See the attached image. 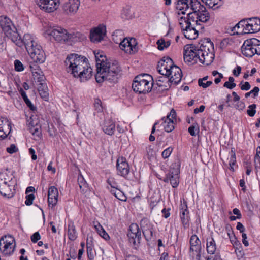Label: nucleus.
Returning <instances> with one entry per match:
<instances>
[{"label":"nucleus","mask_w":260,"mask_h":260,"mask_svg":"<svg viewBox=\"0 0 260 260\" xmlns=\"http://www.w3.org/2000/svg\"><path fill=\"white\" fill-rule=\"evenodd\" d=\"M111 194H113L117 199L121 201L125 202L127 200V197L120 189H111L110 190Z\"/></svg>","instance_id":"4c0bfd02"},{"label":"nucleus","mask_w":260,"mask_h":260,"mask_svg":"<svg viewBox=\"0 0 260 260\" xmlns=\"http://www.w3.org/2000/svg\"><path fill=\"white\" fill-rule=\"evenodd\" d=\"M207 251L208 253L213 254L216 249V243L213 238H209L207 239Z\"/></svg>","instance_id":"f704fd0d"},{"label":"nucleus","mask_w":260,"mask_h":260,"mask_svg":"<svg viewBox=\"0 0 260 260\" xmlns=\"http://www.w3.org/2000/svg\"><path fill=\"white\" fill-rule=\"evenodd\" d=\"M235 162H236V154H235V152L233 150H232L230 161V169L232 171H234L233 166L235 165Z\"/></svg>","instance_id":"49530a36"},{"label":"nucleus","mask_w":260,"mask_h":260,"mask_svg":"<svg viewBox=\"0 0 260 260\" xmlns=\"http://www.w3.org/2000/svg\"><path fill=\"white\" fill-rule=\"evenodd\" d=\"M245 104L242 102H238L236 105V109L242 111L245 108Z\"/></svg>","instance_id":"bf43d9fd"},{"label":"nucleus","mask_w":260,"mask_h":260,"mask_svg":"<svg viewBox=\"0 0 260 260\" xmlns=\"http://www.w3.org/2000/svg\"><path fill=\"white\" fill-rule=\"evenodd\" d=\"M198 1V0H196ZM194 0H180V15H190L191 5H194Z\"/></svg>","instance_id":"b1692460"},{"label":"nucleus","mask_w":260,"mask_h":260,"mask_svg":"<svg viewBox=\"0 0 260 260\" xmlns=\"http://www.w3.org/2000/svg\"><path fill=\"white\" fill-rule=\"evenodd\" d=\"M241 72V67L237 66L236 68L233 70V74L235 76L238 77Z\"/></svg>","instance_id":"13d9d810"},{"label":"nucleus","mask_w":260,"mask_h":260,"mask_svg":"<svg viewBox=\"0 0 260 260\" xmlns=\"http://www.w3.org/2000/svg\"><path fill=\"white\" fill-rule=\"evenodd\" d=\"M121 17L124 20H127L132 18V14L129 8H123L122 9Z\"/></svg>","instance_id":"79ce46f5"},{"label":"nucleus","mask_w":260,"mask_h":260,"mask_svg":"<svg viewBox=\"0 0 260 260\" xmlns=\"http://www.w3.org/2000/svg\"><path fill=\"white\" fill-rule=\"evenodd\" d=\"M35 199V196L33 194H27L26 196V200L25 204L27 206H30L32 204L33 201Z\"/></svg>","instance_id":"09e8293b"},{"label":"nucleus","mask_w":260,"mask_h":260,"mask_svg":"<svg viewBox=\"0 0 260 260\" xmlns=\"http://www.w3.org/2000/svg\"><path fill=\"white\" fill-rule=\"evenodd\" d=\"M153 84L152 77L147 74L137 76L133 81L134 91L139 94H146L151 91Z\"/></svg>","instance_id":"39448f33"},{"label":"nucleus","mask_w":260,"mask_h":260,"mask_svg":"<svg viewBox=\"0 0 260 260\" xmlns=\"http://www.w3.org/2000/svg\"><path fill=\"white\" fill-rule=\"evenodd\" d=\"M226 230L227 231V234H228V236L230 239V240L231 239V238L232 237V236H235L233 232L231 230V227H226Z\"/></svg>","instance_id":"338daca9"},{"label":"nucleus","mask_w":260,"mask_h":260,"mask_svg":"<svg viewBox=\"0 0 260 260\" xmlns=\"http://www.w3.org/2000/svg\"><path fill=\"white\" fill-rule=\"evenodd\" d=\"M29 152L30 153V154L31 155V158L33 160H35L37 159V155L35 154V150L32 148H30L29 149Z\"/></svg>","instance_id":"69168bd1"},{"label":"nucleus","mask_w":260,"mask_h":260,"mask_svg":"<svg viewBox=\"0 0 260 260\" xmlns=\"http://www.w3.org/2000/svg\"><path fill=\"white\" fill-rule=\"evenodd\" d=\"M156 44L158 50H163L170 45L171 42L170 41H165V39L161 38L157 41Z\"/></svg>","instance_id":"ea45409f"},{"label":"nucleus","mask_w":260,"mask_h":260,"mask_svg":"<svg viewBox=\"0 0 260 260\" xmlns=\"http://www.w3.org/2000/svg\"><path fill=\"white\" fill-rule=\"evenodd\" d=\"M0 130L9 135L11 131V123L9 120L4 117L0 118Z\"/></svg>","instance_id":"cd10ccee"},{"label":"nucleus","mask_w":260,"mask_h":260,"mask_svg":"<svg viewBox=\"0 0 260 260\" xmlns=\"http://www.w3.org/2000/svg\"><path fill=\"white\" fill-rule=\"evenodd\" d=\"M119 47L125 52L132 54L136 52L138 50V47L136 45V40L131 38L124 39L119 44Z\"/></svg>","instance_id":"a211bd4d"},{"label":"nucleus","mask_w":260,"mask_h":260,"mask_svg":"<svg viewBox=\"0 0 260 260\" xmlns=\"http://www.w3.org/2000/svg\"><path fill=\"white\" fill-rule=\"evenodd\" d=\"M192 11L196 14L197 20L196 21V24L197 26L200 27L201 25L199 23L198 24L199 22L205 23L210 19L209 13L199 1L194 0V5H191L190 14L192 13Z\"/></svg>","instance_id":"9b49d317"},{"label":"nucleus","mask_w":260,"mask_h":260,"mask_svg":"<svg viewBox=\"0 0 260 260\" xmlns=\"http://www.w3.org/2000/svg\"><path fill=\"white\" fill-rule=\"evenodd\" d=\"M68 236L71 241H74L77 238V233L73 222H70L68 225Z\"/></svg>","instance_id":"72a5a7b5"},{"label":"nucleus","mask_w":260,"mask_h":260,"mask_svg":"<svg viewBox=\"0 0 260 260\" xmlns=\"http://www.w3.org/2000/svg\"><path fill=\"white\" fill-rule=\"evenodd\" d=\"M235 248V251L237 253V250H240L242 249V246L239 241L236 242L235 243L232 244Z\"/></svg>","instance_id":"e2e57ef3"},{"label":"nucleus","mask_w":260,"mask_h":260,"mask_svg":"<svg viewBox=\"0 0 260 260\" xmlns=\"http://www.w3.org/2000/svg\"><path fill=\"white\" fill-rule=\"evenodd\" d=\"M259 91V88L258 87H255L252 90H251L250 92H247L245 94V98L249 97L250 94H253V97L255 98L258 95V92Z\"/></svg>","instance_id":"de8ad7c7"},{"label":"nucleus","mask_w":260,"mask_h":260,"mask_svg":"<svg viewBox=\"0 0 260 260\" xmlns=\"http://www.w3.org/2000/svg\"><path fill=\"white\" fill-rule=\"evenodd\" d=\"M17 183H0V193L6 198H12L16 193L15 186Z\"/></svg>","instance_id":"f3484780"},{"label":"nucleus","mask_w":260,"mask_h":260,"mask_svg":"<svg viewBox=\"0 0 260 260\" xmlns=\"http://www.w3.org/2000/svg\"><path fill=\"white\" fill-rule=\"evenodd\" d=\"M108 184L113 188L112 189H118L117 188V183L113 180H111L110 179H108L107 180Z\"/></svg>","instance_id":"5fc2aeb1"},{"label":"nucleus","mask_w":260,"mask_h":260,"mask_svg":"<svg viewBox=\"0 0 260 260\" xmlns=\"http://www.w3.org/2000/svg\"><path fill=\"white\" fill-rule=\"evenodd\" d=\"M218 0H206L204 3L210 8L216 9L218 7Z\"/></svg>","instance_id":"37998d69"},{"label":"nucleus","mask_w":260,"mask_h":260,"mask_svg":"<svg viewBox=\"0 0 260 260\" xmlns=\"http://www.w3.org/2000/svg\"><path fill=\"white\" fill-rule=\"evenodd\" d=\"M173 151V148L171 147H169L164 150L163 152L161 153L162 157L164 158H168L170 155H171L172 152Z\"/></svg>","instance_id":"8fccbe9b"},{"label":"nucleus","mask_w":260,"mask_h":260,"mask_svg":"<svg viewBox=\"0 0 260 260\" xmlns=\"http://www.w3.org/2000/svg\"><path fill=\"white\" fill-rule=\"evenodd\" d=\"M106 28L104 25H100L94 29L91 30L90 39L93 43H99L103 40L106 35Z\"/></svg>","instance_id":"dca6fc26"},{"label":"nucleus","mask_w":260,"mask_h":260,"mask_svg":"<svg viewBox=\"0 0 260 260\" xmlns=\"http://www.w3.org/2000/svg\"><path fill=\"white\" fill-rule=\"evenodd\" d=\"M25 103L30 110L34 111L36 109V108L33 105L29 99H28L25 101Z\"/></svg>","instance_id":"0e129e2a"},{"label":"nucleus","mask_w":260,"mask_h":260,"mask_svg":"<svg viewBox=\"0 0 260 260\" xmlns=\"http://www.w3.org/2000/svg\"><path fill=\"white\" fill-rule=\"evenodd\" d=\"M251 86L248 82H245L244 84L241 86V89L242 90H248Z\"/></svg>","instance_id":"680f3d73"},{"label":"nucleus","mask_w":260,"mask_h":260,"mask_svg":"<svg viewBox=\"0 0 260 260\" xmlns=\"http://www.w3.org/2000/svg\"><path fill=\"white\" fill-rule=\"evenodd\" d=\"M14 239L12 237H2L0 239V250L4 255H10L14 251L15 245H13Z\"/></svg>","instance_id":"f8f14e48"},{"label":"nucleus","mask_w":260,"mask_h":260,"mask_svg":"<svg viewBox=\"0 0 260 260\" xmlns=\"http://www.w3.org/2000/svg\"><path fill=\"white\" fill-rule=\"evenodd\" d=\"M229 44V39H224L220 44V47L222 49L226 48Z\"/></svg>","instance_id":"6e6d98bb"},{"label":"nucleus","mask_w":260,"mask_h":260,"mask_svg":"<svg viewBox=\"0 0 260 260\" xmlns=\"http://www.w3.org/2000/svg\"><path fill=\"white\" fill-rule=\"evenodd\" d=\"M247 34L256 32L260 30V19L253 17L245 20Z\"/></svg>","instance_id":"aec40b11"},{"label":"nucleus","mask_w":260,"mask_h":260,"mask_svg":"<svg viewBox=\"0 0 260 260\" xmlns=\"http://www.w3.org/2000/svg\"><path fill=\"white\" fill-rule=\"evenodd\" d=\"M41 9L47 13L56 10L60 5V0H35Z\"/></svg>","instance_id":"ddd939ff"},{"label":"nucleus","mask_w":260,"mask_h":260,"mask_svg":"<svg viewBox=\"0 0 260 260\" xmlns=\"http://www.w3.org/2000/svg\"><path fill=\"white\" fill-rule=\"evenodd\" d=\"M121 71L120 67L117 61L106 62V67H99L95 77L97 82L101 83L104 81L110 82L117 81V76Z\"/></svg>","instance_id":"20e7f679"},{"label":"nucleus","mask_w":260,"mask_h":260,"mask_svg":"<svg viewBox=\"0 0 260 260\" xmlns=\"http://www.w3.org/2000/svg\"><path fill=\"white\" fill-rule=\"evenodd\" d=\"M47 32L48 35L52 36L56 41L59 42L77 41L82 38V35L79 32L69 33L66 29L58 26L48 28Z\"/></svg>","instance_id":"423d86ee"},{"label":"nucleus","mask_w":260,"mask_h":260,"mask_svg":"<svg viewBox=\"0 0 260 260\" xmlns=\"http://www.w3.org/2000/svg\"><path fill=\"white\" fill-rule=\"evenodd\" d=\"M66 70L81 81L89 79L92 76V69L89 67L87 59L77 54L68 55L64 61Z\"/></svg>","instance_id":"f03ea898"},{"label":"nucleus","mask_w":260,"mask_h":260,"mask_svg":"<svg viewBox=\"0 0 260 260\" xmlns=\"http://www.w3.org/2000/svg\"><path fill=\"white\" fill-rule=\"evenodd\" d=\"M141 233V231L139 228V226L136 223H132L131 224L129 228L128 232L127 234H130V235L133 236L135 234Z\"/></svg>","instance_id":"a19ab883"},{"label":"nucleus","mask_w":260,"mask_h":260,"mask_svg":"<svg viewBox=\"0 0 260 260\" xmlns=\"http://www.w3.org/2000/svg\"><path fill=\"white\" fill-rule=\"evenodd\" d=\"M242 54L248 57H251L255 54L260 55V41L256 38L245 40L242 46Z\"/></svg>","instance_id":"1a4fd4ad"},{"label":"nucleus","mask_w":260,"mask_h":260,"mask_svg":"<svg viewBox=\"0 0 260 260\" xmlns=\"http://www.w3.org/2000/svg\"><path fill=\"white\" fill-rule=\"evenodd\" d=\"M80 5L79 0H68L63 6V10L68 14H74L79 9Z\"/></svg>","instance_id":"412c9836"},{"label":"nucleus","mask_w":260,"mask_h":260,"mask_svg":"<svg viewBox=\"0 0 260 260\" xmlns=\"http://www.w3.org/2000/svg\"><path fill=\"white\" fill-rule=\"evenodd\" d=\"M190 251L193 255L196 256L197 260H200L201 253V244L199 238L196 235L191 236L190 239Z\"/></svg>","instance_id":"6ab92c4d"},{"label":"nucleus","mask_w":260,"mask_h":260,"mask_svg":"<svg viewBox=\"0 0 260 260\" xmlns=\"http://www.w3.org/2000/svg\"><path fill=\"white\" fill-rule=\"evenodd\" d=\"M38 90L41 97L45 101H47L49 98V93L47 85L45 83H40L38 87Z\"/></svg>","instance_id":"7c9ffc66"},{"label":"nucleus","mask_w":260,"mask_h":260,"mask_svg":"<svg viewBox=\"0 0 260 260\" xmlns=\"http://www.w3.org/2000/svg\"><path fill=\"white\" fill-rule=\"evenodd\" d=\"M16 183L13 174L10 171L6 169L0 173V183Z\"/></svg>","instance_id":"393cba45"},{"label":"nucleus","mask_w":260,"mask_h":260,"mask_svg":"<svg viewBox=\"0 0 260 260\" xmlns=\"http://www.w3.org/2000/svg\"><path fill=\"white\" fill-rule=\"evenodd\" d=\"M58 191L54 186H50L48 191V206L54 208L58 202Z\"/></svg>","instance_id":"4be33fe9"},{"label":"nucleus","mask_w":260,"mask_h":260,"mask_svg":"<svg viewBox=\"0 0 260 260\" xmlns=\"http://www.w3.org/2000/svg\"><path fill=\"white\" fill-rule=\"evenodd\" d=\"M15 70L16 71L21 72L24 70V68L22 62L19 60L14 61Z\"/></svg>","instance_id":"a18cd8bd"},{"label":"nucleus","mask_w":260,"mask_h":260,"mask_svg":"<svg viewBox=\"0 0 260 260\" xmlns=\"http://www.w3.org/2000/svg\"><path fill=\"white\" fill-rule=\"evenodd\" d=\"M236 228L241 233H243L244 231H245V228L241 222H238Z\"/></svg>","instance_id":"774afa93"},{"label":"nucleus","mask_w":260,"mask_h":260,"mask_svg":"<svg viewBox=\"0 0 260 260\" xmlns=\"http://www.w3.org/2000/svg\"><path fill=\"white\" fill-rule=\"evenodd\" d=\"M94 228L98 233L104 239L108 240L110 238L109 235L99 223H97L96 224H95Z\"/></svg>","instance_id":"58836bf2"},{"label":"nucleus","mask_w":260,"mask_h":260,"mask_svg":"<svg viewBox=\"0 0 260 260\" xmlns=\"http://www.w3.org/2000/svg\"><path fill=\"white\" fill-rule=\"evenodd\" d=\"M157 70L164 76H170L174 74V72L179 73L177 71L178 67L174 65L173 60L168 56L164 57L158 62Z\"/></svg>","instance_id":"9d476101"},{"label":"nucleus","mask_w":260,"mask_h":260,"mask_svg":"<svg viewBox=\"0 0 260 260\" xmlns=\"http://www.w3.org/2000/svg\"><path fill=\"white\" fill-rule=\"evenodd\" d=\"M236 83H232L229 81H226L224 83L223 86L230 89H232L236 87Z\"/></svg>","instance_id":"4d7b16f0"},{"label":"nucleus","mask_w":260,"mask_h":260,"mask_svg":"<svg viewBox=\"0 0 260 260\" xmlns=\"http://www.w3.org/2000/svg\"><path fill=\"white\" fill-rule=\"evenodd\" d=\"M249 109L247 110V113L250 117H253L256 113V105L253 104L248 106Z\"/></svg>","instance_id":"c03bdc74"},{"label":"nucleus","mask_w":260,"mask_h":260,"mask_svg":"<svg viewBox=\"0 0 260 260\" xmlns=\"http://www.w3.org/2000/svg\"><path fill=\"white\" fill-rule=\"evenodd\" d=\"M30 238L31 241L33 243H35L41 239V236L39 232H36L33 234V235L31 236Z\"/></svg>","instance_id":"864d4df0"},{"label":"nucleus","mask_w":260,"mask_h":260,"mask_svg":"<svg viewBox=\"0 0 260 260\" xmlns=\"http://www.w3.org/2000/svg\"><path fill=\"white\" fill-rule=\"evenodd\" d=\"M101 101L99 99H97L95 101L94 106L95 107V109L98 111H101L102 110V107L100 104Z\"/></svg>","instance_id":"052dcab7"},{"label":"nucleus","mask_w":260,"mask_h":260,"mask_svg":"<svg viewBox=\"0 0 260 260\" xmlns=\"http://www.w3.org/2000/svg\"><path fill=\"white\" fill-rule=\"evenodd\" d=\"M245 20L240 21L234 27H232V31L233 34L242 35L247 34Z\"/></svg>","instance_id":"bb28decb"},{"label":"nucleus","mask_w":260,"mask_h":260,"mask_svg":"<svg viewBox=\"0 0 260 260\" xmlns=\"http://www.w3.org/2000/svg\"><path fill=\"white\" fill-rule=\"evenodd\" d=\"M103 132L107 135L112 136L115 131V124L111 119L105 120L102 125Z\"/></svg>","instance_id":"a878e982"},{"label":"nucleus","mask_w":260,"mask_h":260,"mask_svg":"<svg viewBox=\"0 0 260 260\" xmlns=\"http://www.w3.org/2000/svg\"><path fill=\"white\" fill-rule=\"evenodd\" d=\"M198 84L200 86L204 88H206L212 84V82L211 81H207L206 83L202 82V80H198Z\"/></svg>","instance_id":"603ef678"},{"label":"nucleus","mask_w":260,"mask_h":260,"mask_svg":"<svg viewBox=\"0 0 260 260\" xmlns=\"http://www.w3.org/2000/svg\"><path fill=\"white\" fill-rule=\"evenodd\" d=\"M143 234L145 239L148 241L152 240L153 238V229L151 226L149 224L148 228H146L143 226L142 228Z\"/></svg>","instance_id":"e433bc0d"},{"label":"nucleus","mask_w":260,"mask_h":260,"mask_svg":"<svg viewBox=\"0 0 260 260\" xmlns=\"http://www.w3.org/2000/svg\"><path fill=\"white\" fill-rule=\"evenodd\" d=\"M170 181L173 187H177L179 184V165L172 164L170 169Z\"/></svg>","instance_id":"5701e85b"},{"label":"nucleus","mask_w":260,"mask_h":260,"mask_svg":"<svg viewBox=\"0 0 260 260\" xmlns=\"http://www.w3.org/2000/svg\"><path fill=\"white\" fill-rule=\"evenodd\" d=\"M176 116V111L172 109L166 117H164L161 118L162 121L161 124L166 132H171L174 129L177 121Z\"/></svg>","instance_id":"4468645a"},{"label":"nucleus","mask_w":260,"mask_h":260,"mask_svg":"<svg viewBox=\"0 0 260 260\" xmlns=\"http://www.w3.org/2000/svg\"><path fill=\"white\" fill-rule=\"evenodd\" d=\"M0 26L7 37L12 41L14 39L17 41L18 33L15 26L8 17L5 15L0 16Z\"/></svg>","instance_id":"6e6552de"},{"label":"nucleus","mask_w":260,"mask_h":260,"mask_svg":"<svg viewBox=\"0 0 260 260\" xmlns=\"http://www.w3.org/2000/svg\"><path fill=\"white\" fill-rule=\"evenodd\" d=\"M95 58L96 61V71L98 72L99 67L101 68L106 67V57L103 54L98 52L94 53Z\"/></svg>","instance_id":"c85d7f7f"},{"label":"nucleus","mask_w":260,"mask_h":260,"mask_svg":"<svg viewBox=\"0 0 260 260\" xmlns=\"http://www.w3.org/2000/svg\"><path fill=\"white\" fill-rule=\"evenodd\" d=\"M183 57L186 63L190 64H210L214 58L213 43L209 38L201 41L197 46L186 45L184 47Z\"/></svg>","instance_id":"f257e3e1"},{"label":"nucleus","mask_w":260,"mask_h":260,"mask_svg":"<svg viewBox=\"0 0 260 260\" xmlns=\"http://www.w3.org/2000/svg\"><path fill=\"white\" fill-rule=\"evenodd\" d=\"M184 206L185 207V209L182 208V213L181 217V221L183 225L184 228H187L189 226V216H188V211L187 209V205L186 203L184 202Z\"/></svg>","instance_id":"2f4dec72"},{"label":"nucleus","mask_w":260,"mask_h":260,"mask_svg":"<svg viewBox=\"0 0 260 260\" xmlns=\"http://www.w3.org/2000/svg\"><path fill=\"white\" fill-rule=\"evenodd\" d=\"M6 151L10 154L16 153L18 151V148L14 144H11L10 146L7 148Z\"/></svg>","instance_id":"3c124183"},{"label":"nucleus","mask_w":260,"mask_h":260,"mask_svg":"<svg viewBox=\"0 0 260 260\" xmlns=\"http://www.w3.org/2000/svg\"><path fill=\"white\" fill-rule=\"evenodd\" d=\"M127 237L129 242L135 248H136L140 243L141 239V233L135 234L133 236V235H130V234H127Z\"/></svg>","instance_id":"473e14b6"},{"label":"nucleus","mask_w":260,"mask_h":260,"mask_svg":"<svg viewBox=\"0 0 260 260\" xmlns=\"http://www.w3.org/2000/svg\"><path fill=\"white\" fill-rule=\"evenodd\" d=\"M78 183L79 184L81 191L83 193H85L88 191V184L86 182L83 176L81 175H79L78 177Z\"/></svg>","instance_id":"c9c22d12"},{"label":"nucleus","mask_w":260,"mask_h":260,"mask_svg":"<svg viewBox=\"0 0 260 260\" xmlns=\"http://www.w3.org/2000/svg\"><path fill=\"white\" fill-rule=\"evenodd\" d=\"M16 40L14 39L12 42L20 47L24 45L33 61L39 63L44 62L45 59V53L41 46L38 44L36 38L34 36L25 34L22 39L18 34Z\"/></svg>","instance_id":"7ed1b4c3"},{"label":"nucleus","mask_w":260,"mask_h":260,"mask_svg":"<svg viewBox=\"0 0 260 260\" xmlns=\"http://www.w3.org/2000/svg\"><path fill=\"white\" fill-rule=\"evenodd\" d=\"M159 81H167L170 82L171 85H177L179 83V77L176 75V72H174V74L170 76H164L160 77L158 80Z\"/></svg>","instance_id":"c756f323"},{"label":"nucleus","mask_w":260,"mask_h":260,"mask_svg":"<svg viewBox=\"0 0 260 260\" xmlns=\"http://www.w3.org/2000/svg\"><path fill=\"white\" fill-rule=\"evenodd\" d=\"M116 168L118 175L128 180L131 179L129 176V167L125 158L121 157L117 159Z\"/></svg>","instance_id":"2eb2a0df"},{"label":"nucleus","mask_w":260,"mask_h":260,"mask_svg":"<svg viewBox=\"0 0 260 260\" xmlns=\"http://www.w3.org/2000/svg\"><path fill=\"white\" fill-rule=\"evenodd\" d=\"M189 16H180V28H181L182 32L183 33L184 37L189 40H193L197 38L198 36V30L197 29H202V26H197L196 28L193 26L191 22L194 23L193 20L190 19Z\"/></svg>","instance_id":"0eeeda50"}]
</instances>
